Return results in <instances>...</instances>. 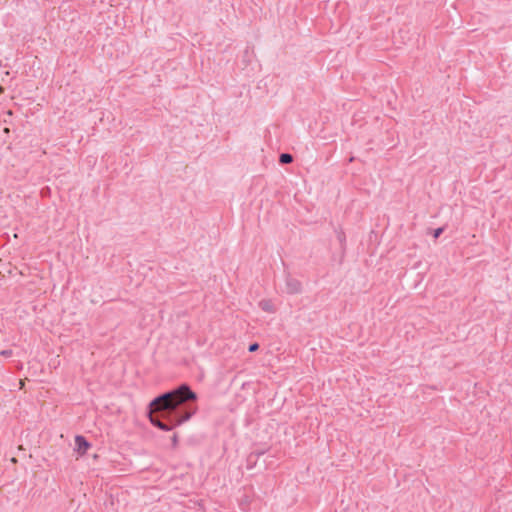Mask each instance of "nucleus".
<instances>
[{
	"instance_id": "f257e3e1",
	"label": "nucleus",
	"mask_w": 512,
	"mask_h": 512,
	"mask_svg": "<svg viewBox=\"0 0 512 512\" xmlns=\"http://www.w3.org/2000/svg\"><path fill=\"white\" fill-rule=\"evenodd\" d=\"M197 399V393L187 383L157 395L147 407L151 424L162 431H172L197 413Z\"/></svg>"
},
{
	"instance_id": "f03ea898",
	"label": "nucleus",
	"mask_w": 512,
	"mask_h": 512,
	"mask_svg": "<svg viewBox=\"0 0 512 512\" xmlns=\"http://www.w3.org/2000/svg\"><path fill=\"white\" fill-rule=\"evenodd\" d=\"M285 291L290 295L300 294L302 292V283L298 279L287 275L285 279Z\"/></svg>"
},
{
	"instance_id": "7ed1b4c3",
	"label": "nucleus",
	"mask_w": 512,
	"mask_h": 512,
	"mask_svg": "<svg viewBox=\"0 0 512 512\" xmlns=\"http://www.w3.org/2000/svg\"><path fill=\"white\" fill-rule=\"evenodd\" d=\"M74 444V450L80 455H84L85 453H87V451L91 447V443L87 440V438L80 434L75 436Z\"/></svg>"
},
{
	"instance_id": "20e7f679",
	"label": "nucleus",
	"mask_w": 512,
	"mask_h": 512,
	"mask_svg": "<svg viewBox=\"0 0 512 512\" xmlns=\"http://www.w3.org/2000/svg\"><path fill=\"white\" fill-rule=\"evenodd\" d=\"M334 232H335L336 238L340 244L341 258H343L345 255V252H346V234L341 227H336L334 229Z\"/></svg>"
},
{
	"instance_id": "39448f33",
	"label": "nucleus",
	"mask_w": 512,
	"mask_h": 512,
	"mask_svg": "<svg viewBox=\"0 0 512 512\" xmlns=\"http://www.w3.org/2000/svg\"><path fill=\"white\" fill-rule=\"evenodd\" d=\"M258 305L261 308V310H263L264 312H268V313H274L275 312V306L272 303V301L269 300V299H262V300H260Z\"/></svg>"
},
{
	"instance_id": "423d86ee",
	"label": "nucleus",
	"mask_w": 512,
	"mask_h": 512,
	"mask_svg": "<svg viewBox=\"0 0 512 512\" xmlns=\"http://www.w3.org/2000/svg\"><path fill=\"white\" fill-rule=\"evenodd\" d=\"M292 161H293V156L290 153H281L279 155V163L282 165L289 164Z\"/></svg>"
},
{
	"instance_id": "0eeeda50",
	"label": "nucleus",
	"mask_w": 512,
	"mask_h": 512,
	"mask_svg": "<svg viewBox=\"0 0 512 512\" xmlns=\"http://www.w3.org/2000/svg\"><path fill=\"white\" fill-rule=\"evenodd\" d=\"M445 231V226H440L431 231V235L434 239L439 238Z\"/></svg>"
},
{
	"instance_id": "6e6552de",
	"label": "nucleus",
	"mask_w": 512,
	"mask_h": 512,
	"mask_svg": "<svg viewBox=\"0 0 512 512\" xmlns=\"http://www.w3.org/2000/svg\"><path fill=\"white\" fill-rule=\"evenodd\" d=\"M14 354L12 349H4L0 351V355L4 358H10Z\"/></svg>"
},
{
	"instance_id": "1a4fd4ad",
	"label": "nucleus",
	"mask_w": 512,
	"mask_h": 512,
	"mask_svg": "<svg viewBox=\"0 0 512 512\" xmlns=\"http://www.w3.org/2000/svg\"><path fill=\"white\" fill-rule=\"evenodd\" d=\"M260 348V345L258 342H251L248 346V351L253 353L256 352Z\"/></svg>"
},
{
	"instance_id": "9d476101",
	"label": "nucleus",
	"mask_w": 512,
	"mask_h": 512,
	"mask_svg": "<svg viewBox=\"0 0 512 512\" xmlns=\"http://www.w3.org/2000/svg\"><path fill=\"white\" fill-rule=\"evenodd\" d=\"M253 454L259 458L260 456L264 455L265 454V450H256L253 452Z\"/></svg>"
},
{
	"instance_id": "9b49d317",
	"label": "nucleus",
	"mask_w": 512,
	"mask_h": 512,
	"mask_svg": "<svg viewBox=\"0 0 512 512\" xmlns=\"http://www.w3.org/2000/svg\"><path fill=\"white\" fill-rule=\"evenodd\" d=\"M172 443H173V446H176L178 444V436H177V434L173 435Z\"/></svg>"
}]
</instances>
